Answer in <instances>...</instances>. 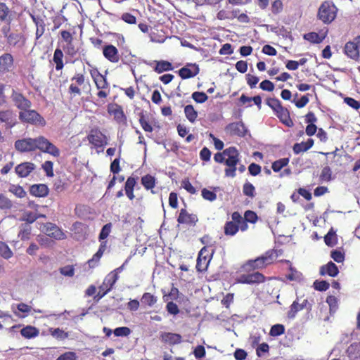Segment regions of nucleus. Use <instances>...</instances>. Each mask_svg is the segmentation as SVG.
I'll return each mask as SVG.
<instances>
[{
	"instance_id": "nucleus-16",
	"label": "nucleus",
	"mask_w": 360,
	"mask_h": 360,
	"mask_svg": "<svg viewBox=\"0 0 360 360\" xmlns=\"http://www.w3.org/2000/svg\"><path fill=\"white\" fill-rule=\"evenodd\" d=\"M226 130L231 135H237L239 136H244L247 131L245 125L241 122L229 124L226 127Z\"/></svg>"
},
{
	"instance_id": "nucleus-45",
	"label": "nucleus",
	"mask_w": 360,
	"mask_h": 360,
	"mask_svg": "<svg viewBox=\"0 0 360 360\" xmlns=\"http://www.w3.org/2000/svg\"><path fill=\"white\" fill-rule=\"evenodd\" d=\"M202 196L205 200L212 202L217 199V195L214 192L207 188H203L201 191Z\"/></svg>"
},
{
	"instance_id": "nucleus-59",
	"label": "nucleus",
	"mask_w": 360,
	"mask_h": 360,
	"mask_svg": "<svg viewBox=\"0 0 360 360\" xmlns=\"http://www.w3.org/2000/svg\"><path fill=\"white\" fill-rule=\"evenodd\" d=\"M330 256L338 263L342 262L345 259L344 254L338 250L332 251Z\"/></svg>"
},
{
	"instance_id": "nucleus-29",
	"label": "nucleus",
	"mask_w": 360,
	"mask_h": 360,
	"mask_svg": "<svg viewBox=\"0 0 360 360\" xmlns=\"http://www.w3.org/2000/svg\"><path fill=\"white\" fill-rule=\"evenodd\" d=\"M33 21L34 22L37 29H36V39H39L44 33L45 31V24L43 20L36 18L32 16Z\"/></svg>"
},
{
	"instance_id": "nucleus-42",
	"label": "nucleus",
	"mask_w": 360,
	"mask_h": 360,
	"mask_svg": "<svg viewBox=\"0 0 360 360\" xmlns=\"http://www.w3.org/2000/svg\"><path fill=\"white\" fill-rule=\"evenodd\" d=\"M288 158H283V159L276 160L272 164V169L276 172H279L283 167L286 166L288 165Z\"/></svg>"
},
{
	"instance_id": "nucleus-31",
	"label": "nucleus",
	"mask_w": 360,
	"mask_h": 360,
	"mask_svg": "<svg viewBox=\"0 0 360 360\" xmlns=\"http://www.w3.org/2000/svg\"><path fill=\"white\" fill-rule=\"evenodd\" d=\"M31 231L32 227L30 224H23L20 226L18 237L22 240H27L30 238Z\"/></svg>"
},
{
	"instance_id": "nucleus-34",
	"label": "nucleus",
	"mask_w": 360,
	"mask_h": 360,
	"mask_svg": "<svg viewBox=\"0 0 360 360\" xmlns=\"http://www.w3.org/2000/svg\"><path fill=\"white\" fill-rule=\"evenodd\" d=\"M143 186L147 189H152L155 184V179L151 175H146L141 178Z\"/></svg>"
},
{
	"instance_id": "nucleus-2",
	"label": "nucleus",
	"mask_w": 360,
	"mask_h": 360,
	"mask_svg": "<svg viewBox=\"0 0 360 360\" xmlns=\"http://www.w3.org/2000/svg\"><path fill=\"white\" fill-rule=\"evenodd\" d=\"M224 155H226L225 164L228 168L225 169V174L226 176L234 177L236 176V165L239 162V153L235 147H229L224 150Z\"/></svg>"
},
{
	"instance_id": "nucleus-26",
	"label": "nucleus",
	"mask_w": 360,
	"mask_h": 360,
	"mask_svg": "<svg viewBox=\"0 0 360 360\" xmlns=\"http://www.w3.org/2000/svg\"><path fill=\"white\" fill-rule=\"evenodd\" d=\"M156 63L154 70L158 73H161L165 71L172 70L173 69L172 65L166 60L154 61Z\"/></svg>"
},
{
	"instance_id": "nucleus-41",
	"label": "nucleus",
	"mask_w": 360,
	"mask_h": 360,
	"mask_svg": "<svg viewBox=\"0 0 360 360\" xmlns=\"http://www.w3.org/2000/svg\"><path fill=\"white\" fill-rule=\"evenodd\" d=\"M243 191L244 195L254 198L255 195V186L250 182H246L243 185Z\"/></svg>"
},
{
	"instance_id": "nucleus-5",
	"label": "nucleus",
	"mask_w": 360,
	"mask_h": 360,
	"mask_svg": "<svg viewBox=\"0 0 360 360\" xmlns=\"http://www.w3.org/2000/svg\"><path fill=\"white\" fill-rule=\"evenodd\" d=\"M337 8L328 1L323 2L319 8L318 16L324 23L331 22L336 17Z\"/></svg>"
},
{
	"instance_id": "nucleus-57",
	"label": "nucleus",
	"mask_w": 360,
	"mask_h": 360,
	"mask_svg": "<svg viewBox=\"0 0 360 360\" xmlns=\"http://www.w3.org/2000/svg\"><path fill=\"white\" fill-rule=\"evenodd\" d=\"M233 17L234 15L232 12L225 10H221L217 13V18L219 20L231 19Z\"/></svg>"
},
{
	"instance_id": "nucleus-11",
	"label": "nucleus",
	"mask_w": 360,
	"mask_h": 360,
	"mask_svg": "<svg viewBox=\"0 0 360 360\" xmlns=\"http://www.w3.org/2000/svg\"><path fill=\"white\" fill-rule=\"evenodd\" d=\"M106 139V136L98 130H91L90 134L88 136L89 143L97 148L102 147L107 144Z\"/></svg>"
},
{
	"instance_id": "nucleus-28",
	"label": "nucleus",
	"mask_w": 360,
	"mask_h": 360,
	"mask_svg": "<svg viewBox=\"0 0 360 360\" xmlns=\"http://www.w3.org/2000/svg\"><path fill=\"white\" fill-rule=\"evenodd\" d=\"M184 113L186 118L191 122L193 123L198 117V112L194 109L192 105H187L184 108Z\"/></svg>"
},
{
	"instance_id": "nucleus-49",
	"label": "nucleus",
	"mask_w": 360,
	"mask_h": 360,
	"mask_svg": "<svg viewBox=\"0 0 360 360\" xmlns=\"http://www.w3.org/2000/svg\"><path fill=\"white\" fill-rule=\"evenodd\" d=\"M332 172L329 167L326 166L322 169L320 179L324 181H329L331 179Z\"/></svg>"
},
{
	"instance_id": "nucleus-9",
	"label": "nucleus",
	"mask_w": 360,
	"mask_h": 360,
	"mask_svg": "<svg viewBox=\"0 0 360 360\" xmlns=\"http://www.w3.org/2000/svg\"><path fill=\"white\" fill-rule=\"evenodd\" d=\"M11 99L16 106L20 111L30 108L32 103L30 100L26 98L22 94L13 91L11 95Z\"/></svg>"
},
{
	"instance_id": "nucleus-24",
	"label": "nucleus",
	"mask_w": 360,
	"mask_h": 360,
	"mask_svg": "<svg viewBox=\"0 0 360 360\" xmlns=\"http://www.w3.org/2000/svg\"><path fill=\"white\" fill-rule=\"evenodd\" d=\"M314 145V140L312 139H308L306 142L295 143L293 146V152L295 154H299L302 152H305L311 148Z\"/></svg>"
},
{
	"instance_id": "nucleus-22",
	"label": "nucleus",
	"mask_w": 360,
	"mask_h": 360,
	"mask_svg": "<svg viewBox=\"0 0 360 360\" xmlns=\"http://www.w3.org/2000/svg\"><path fill=\"white\" fill-rule=\"evenodd\" d=\"M161 339L163 342L170 345L179 344L181 342V336L177 333H163L161 335Z\"/></svg>"
},
{
	"instance_id": "nucleus-63",
	"label": "nucleus",
	"mask_w": 360,
	"mask_h": 360,
	"mask_svg": "<svg viewBox=\"0 0 360 360\" xmlns=\"http://www.w3.org/2000/svg\"><path fill=\"white\" fill-rule=\"evenodd\" d=\"M345 102L354 109L357 110L360 108V103L352 98H345Z\"/></svg>"
},
{
	"instance_id": "nucleus-47",
	"label": "nucleus",
	"mask_w": 360,
	"mask_h": 360,
	"mask_svg": "<svg viewBox=\"0 0 360 360\" xmlns=\"http://www.w3.org/2000/svg\"><path fill=\"white\" fill-rule=\"evenodd\" d=\"M266 104L270 108H271L275 112L279 110V109L283 107L281 105L280 101L277 98H269L266 101Z\"/></svg>"
},
{
	"instance_id": "nucleus-27",
	"label": "nucleus",
	"mask_w": 360,
	"mask_h": 360,
	"mask_svg": "<svg viewBox=\"0 0 360 360\" xmlns=\"http://www.w3.org/2000/svg\"><path fill=\"white\" fill-rule=\"evenodd\" d=\"M22 336L25 338H32L38 335L39 330L31 326H26L20 330Z\"/></svg>"
},
{
	"instance_id": "nucleus-39",
	"label": "nucleus",
	"mask_w": 360,
	"mask_h": 360,
	"mask_svg": "<svg viewBox=\"0 0 360 360\" xmlns=\"http://www.w3.org/2000/svg\"><path fill=\"white\" fill-rule=\"evenodd\" d=\"M9 191L20 198H24L26 195V192L20 186L11 185L9 188Z\"/></svg>"
},
{
	"instance_id": "nucleus-3",
	"label": "nucleus",
	"mask_w": 360,
	"mask_h": 360,
	"mask_svg": "<svg viewBox=\"0 0 360 360\" xmlns=\"http://www.w3.org/2000/svg\"><path fill=\"white\" fill-rule=\"evenodd\" d=\"M90 74L97 89L99 90L97 93V96L101 98H106L110 93L109 84L106 78L101 75L96 68L91 70Z\"/></svg>"
},
{
	"instance_id": "nucleus-12",
	"label": "nucleus",
	"mask_w": 360,
	"mask_h": 360,
	"mask_svg": "<svg viewBox=\"0 0 360 360\" xmlns=\"http://www.w3.org/2000/svg\"><path fill=\"white\" fill-rule=\"evenodd\" d=\"M199 71L198 65L189 63L179 70V75L183 79H185L195 77L199 73Z\"/></svg>"
},
{
	"instance_id": "nucleus-60",
	"label": "nucleus",
	"mask_w": 360,
	"mask_h": 360,
	"mask_svg": "<svg viewBox=\"0 0 360 360\" xmlns=\"http://www.w3.org/2000/svg\"><path fill=\"white\" fill-rule=\"evenodd\" d=\"M51 335L54 338H56L57 339H60V340H64L68 337V333L64 332L63 330H60V328L55 329L52 332Z\"/></svg>"
},
{
	"instance_id": "nucleus-36",
	"label": "nucleus",
	"mask_w": 360,
	"mask_h": 360,
	"mask_svg": "<svg viewBox=\"0 0 360 360\" xmlns=\"http://www.w3.org/2000/svg\"><path fill=\"white\" fill-rule=\"evenodd\" d=\"M304 39H306L310 42L319 44L323 41L324 37L320 36L319 34H318L316 32H309V33L305 34L304 35Z\"/></svg>"
},
{
	"instance_id": "nucleus-61",
	"label": "nucleus",
	"mask_w": 360,
	"mask_h": 360,
	"mask_svg": "<svg viewBox=\"0 0 360 360\" xmlns=\"http://www.w3.org/2000/svg\"><path fill=\"white\" fill-rule=\"evenodd\" d=\"M60 272L63 276L71 277L74 275L75 270L72 266H65L63 268H60Z\"/></svg>"
},
{
	"instance_id": "nucleus-4",
	"label": "nucleus",
	"mask_w": 360,
	"mask_h": 360,
	"mask_svg": "<svg viewBox=\"0 0 360 360\" xmlns=\"http://www.w3.org/2000/svg\"><path fill=\"white\" fill-rule=\"evenodd\" d=\"M272 262L273 253L269 251L255 259L249 260L246 264H245L243 268L245 271L259 269L266 267L267 265L271 264Z\"/></svg>"
},
{
	"instance_id": "nucleus-37",
	"label": "nucleus",
	"mask_w": 360,
	"mask_h": 360,
	"mask_svg": "<svg viewBox=\"0 0 360 360\" xmlns=\"http://www.w3.org/2000/svg\"><path fill=\"white\" fill-rule=\"evenodd\" d=\"M324 241L328 246L333 247L337 243L336 234L333 229L330 230L324 237Z\"/></svg>"
},
{
	"instance_id": "nucleus-64",
	"label": "nucleus",
	"mask_w": 360,
	"mask_h": 360,
	"mask_svg": "<svg viewBox=\"0 0 360 360\" xmlns=\"http://www.w3.org/2000/svg\"><path fill=\"white\" fill-rule=\"evenodd\" d=\"M56 360H77V358L74 352H68L60 355Z\"/></svg>"
},
{
	"instance_id": "nucleus-18",
	"label": "nucleus",
	"mask_w": 360,
	"mask_h": 360,
	"mask_svg": "<svg viewBox=\"0 0 360 360\" xmlns=\"http://www.w3.org/2000/svg\"><path fill=\"white\" fill-rule=\"evenodd\" d=\"M177 221L180 224L194 225L198 221V218L194 214H188L186 210L181 209Z\"/></svg>"
},
{
	"instance_id": "nucleus-40",
	"label": "nucleus",
	"mask_w": 360,
	"mask_h": 360,
	"mask_svg": "<svg viewBox=\"0 0 360 360\" xmlns=\"http://www.w3.org/2000/svg\"><path fill=\"white\" fill-rule=\"evenodd\" d=\"M37 219V213L30 211H25L22 216V220L30 224Z\"/></svg>"
},
{
	"instance_id": "nucleus-52",
	"label": "nucleus",
	"mask_w": 360,
	"mask_h": 360,
	"mask_svg": "<svg viewBox=\"0 0 360 360\" xmlns=\"http://www.w3.org/2000/svg\"><path fill=\"white\" fill-rule=\"evenodd\" d=\"M247 222L255 223L257 220V216L255 212L251 210H248L245 212L244 218Z\"/></svg>"
},
{
	"instance_id": "nucleus-32",
	"label": "nucleus",
	"mask_w": 360,
	"mask_h": 360,
	"mask_svg": "<svg viewBox=\"0 0 360 360\" xmlns=\"http://www.w3.org/2000/svg\"><path fill=\"white\" fill-rule=\"evenodd\" d=\"M304 308V304H300L297 301H294L288 312V316L290 319H294L299 311Z\"/></svg>"
},
{
	"instance_id": "nucleus-62",
	"label": "nucleus",
	"mask_w": 360,
	"mask_h": 360,
	"mask_svg": "<svg viewBox=\"0 0 360 360\" xmlns=\"http://www.w3.org/2000/svg\"><path fill=\"white\" fill-rule=\"evenodd\" d=\"M166 307L167 311L171 314L176 315L179 312L177 305L173 302H168Z\"/></svg>"
},
{
	"instance_id": "nucleus-13",
	"label": "nucleus",
	"mask_w": 360,
	"mask_h": 360,
	"mask_svg": "<svg viewBox=\"0 0 360 360\" xmlns=\"http://www.w3.org/2000/svg\"><path fill=\"white\" fill-rule=\"evenodd\" d=\"M13 67V58L10 53H4L0 56V73L11 71Z\"/></svg>"
},
{
	"instance_id": "nucleus-55",
	"label": "nucleus",
	"mask_w": 360,
	"mask_h": 360,
	"mask_svg": "<svg viewBox=\"0 0 360 360\" xmlns=\"http://www.w3.org/2000/svg\"><path fill=\"white\" fill-rule=\"evenodd\" d=\"M259 87L264 91H273L274 84L271 81L266 79L260 83Z\"/></svg>"
},
{
	"instance_id": "nucleus-35",
	"label": "nucleus",
	"mask_w": 360,
	"mask_h": 360,
	"mask_svg": "<svg viewBox=\"0 0 360 360\" xmlns=\"http://www.w3.org/2000/svg\"><path fill=\"white\" fill-rule=\"evenodd\" d=\"M238 231V226L233 221H228L224 226L226 235L234 236Z\"/></svg>"
},
{
	"instance_id": "nucleus-51",
	"label": "nucleus",
	"mask_w": 360,
	"mask_h": 360,
	"mask_svg": "<svg viewBox=\"0 0 360 360\" xmlns=\"http://www.w3.org/2000/svg\"><path fill=\"white\" fill-rule=\"evenodd\" d=\"M314 287L317 290L326 291L329 288V283L325 281H316Z\"/></svg>"
},
{
	"instance_id": "nucleus-30",
	"label": "nucleus",
	"mask_w": 360,
	"mask_h": 360,
	"mask_svg": "<svg viewBox=\"0 0 360 360\" xmlns=\"http://www.w3.org/2000/svg\"><path fill=\"white\" fill-rule=\"evenodd\" d=\"M63 53L60 49H56L53 54V61L56 63V69L60 70L63 68Z\"/></svg>"
},
{
	"instance_id": "nucleus-58",
	"label": "nucleus",
	"mask_w": 360,
	"mask_h": 360,
	"mask_svg": "<svg viewBox=\"0 0 360 360\" xmlns=\"http://www.w3.org/2000/svg\"><path fill=\"white\" fill-rule=\"evenodd\" d=\"M110 230H111V224H106L105 225H104L101 229L100 234H99V239L103 240V239L106 238L108 236V235L110 232Z\"/></svg>"
},
{
	"instance_id": "nucleus-50",
	"label": "nucleus",
	"mask_w": 360,
	"mask_h": 360,
	"mask_svg": "<svg viewBox=\"0 0 360 360\" xmlns=\"http://www.w3.org/2000/svg\"><path fill=\"white\" fill-rule=\"evenodd\" d=\"M113 333L117 337H124L129 335L131 333V330L127 327H119L115 328Z\"/></svg>"
},
{
	"instance_id": "nucleus-38",
	"label": "nucleus",
	"mask_w": 360,
	"mask_h": 360,
	"mask_svg": "<svg viewBox=\"0 0 360 360\" xmlns=\"http://www.w3.org/2000/svg\"><path fill=\"white\" fill-rule=\"evenodd\" d=\"M0 256L4 259H9L13 256V252L10 248L3 242H0Z\"/></svg>"
},
{
	"instance_id": "nucleus-7",
	"label": "nucleus",
	"mask_w": 360,
	"mask_h": 360,
	"mask_svg": "<svg viewBox=\"0 0 360 360\" xmlns=\"http://www.w3.org/2000/svg\"><path fill=\"white\" fill-rule=\"evenodd\" d=\"M118 278L119 276H116L114 274H108L103 283L99 286V291L94 298L99 300L103 297L112 288Z\"/></svg>"
},
{
	"instance_id": "nucleus-21",
	"label": "nucleus",
	"mask_w": 360,
	"mask_h": 360,
	"mask_svg": "<svg viewBox=\"0 0 360 360\" xmlns=\"http://www.w3.org/2000/svg\"><path fill=\"white\" fill-rule=\"evenodd\" d=\"M30 193L37 197H44L49 193V188L45 184H34L30 187Z\"/></svg>"
},
{
	"instance_id": "nucleus-10",
	"label": "nucleus",
	"mask_w": 360,
	"mask_h": 360,
	"mask_svg": "<svg viewBox=\"0 0 360 360\" xmlns=\"http://www.w3.org/2000/svg\"><path fill=\"white\" fill-rule=\"evenodd\" d=\"M265 277L259 272H254L252 274H243L238 278V282L246 284H257L263 283Z\"/></svg>"
},
{
	"instance_id": "nucleus-43",
	"label": "nucleus",
	"mask_w": 360,
	"mask_h": 360,
	"mask_svg": "<svg viewBox=\"0 0 360 360\" xmlns=\"http://www.w3.org/2000/svg\"><path fill=\"white\" fill-rule=\"evenodd\" d=\"M192 98L197 103H202L207 100L208 96L204 92L195 91L193 93Z\"/></svg>"
},
{
	"instance_id": "nucleus-19",
	"label": "nucleus",
	"mask_w": 360,
	"mask_h": 360,
	"mask_svg": "<svg viewBox=\"0 0 360 360\" xmlns=\"http://www.w3.org/2000/svg\"><path fill=\"white\" fill-rule=\"evenodd\" d=\"M12 20V13L9 8L4 3H0V22H5L8 25Z\"/></svg>"
},
{
	"instance_id": "nucleus-17",
	"label": "nucleus",
	"mask_w": 360,
	"mask_h": 360,
	"mask_svg": "<svg viewBox=\"0 0 360 360\" xmlns=\"http://www.w3.org/2000/svg\"><path fill=\"white\" fill-rule=\"evenodd\" d=\"M359 45L354 41H349L345 46V53L352 59L356 60L359 57Z\"/></svg>"
},
{
	"instance_id": "nucleus-46",
	"label": "nucleus",
	"mask_w": 360,
	"mask_h": 360,
	"mask_svg": "<svg viewBox=\"0 0 360 360\" xmlns=\"http://www.w3.org/2000/svg\"><path fill=\"white\" fill-rule=\"evenodd\" d=\"M285 328L283 325L276 324L273 326L270 330V335L271 336H278L284 333Z\"/></svg>"
},
{
	"instance_id": "nucleus-15",
	"label": "nucleus",
	"mask_w": 360,
	"mask_h": 360,
	"mask_svg": "<svg viewBox=\"0 0 360 360\" xmlns=\"http://www.w3.org/2000/svg\"><path fill=\"white\" fill-rule=\"evenodd\" d=\"M35 169L34 164L29 162L21 163L15 167V172L20 177H27Z\"/></svg>"
},
{
	"instance_id": "nucleus-25",
	"label": "nucleus",
	"mask_w": 360,
	"mask_h": 360,
	"mask_svg": "<svg viewBox=\"0 0 360 360\" xmlns=\"http://www.w3.org/2000/svg\"><path fill=\"white\" fill-rule=\"evenodd\" d=\"M204 251H205V248L201 249L197 259L196 269L198 271H205L208 266L209 260L205 256L202 257Z\"/></svg>"
},
{
	"instance_id": "nucleus-6",
	"label": "nucleus",
	"mask_w": 360,
	"mask_h": 360,
	"mask_svg": "<svg viewBox=\"0 0 360 360\" xmlns=\"http://www.w3.org/2000/svg\"><path fill=\"white\" fill-rule=\"evenodd\" d=\"M19 119L22 122H26L32 124L45 125L46 122L44 119L34 110L27 108L23 111L19 112Z\"/></svg>"
},
{
	"instance_id": "nucleus-53",
	"label": "nucleus",
	"mask_w": 360,
	"mask_h": 360,
	"mask_svg": "<svg viewBox=\"0 0 360 360\" xmlns=\"http://www.w3.org/2000/svg\"><path fill=\"white\" fill-rule=\"evenodd\" d=\"M63 48L64 51L71 56H75L77 53V49L73 44V41L70 42V44L66 43V44L63 46Z\"/></svg>"
},
{
	"instance_id": "nucleus-20",
	"label": "nucleus",
	"mask_w": 360,
	"mask_h": 360,
	"mask_svg": "<svg viewBox=\"0 0 360 360\" xmlns=\"http://www.w3.org/2000/svg\"><path fill=\"white\" fill-rule=\"evenodd\" d=\"M339 273L338 266L332 262H329L326 265H323L320 269L321 275L328 274L330 276L335 277Z\"/></svg>"
},
{
	"instance_id": "nucleus-23",
	"label": "nucleus",
	"mask_w": 360,
	"mask_h": 360,
	"mask_svg": "<svg viewBox=\"0 0 360 360\" xmlns=\"http://www.w3.org/2000/svg\"><path fill=\"white\" fill-rule=\"evenodd\" d=\"M276 112L277 116L284 124L288 127H292L293 125V122L289 115V112L286 108L282 107Z\"/></svg>"
},
{
	"instance_id": "nucleus-14",
	"label": "nucleus",
	"mask_w": 360,
	"mask_h": 360,
	"mask_svg": "<svg viewBox=\"0 0 360 360\" xmlns=\"http://www.w3.org/2000/svg\"><path fill=\"white\" fill-rule=\"evenodd\" d=\"M103 56L112 63H117L120 60L117 49L113 45H106L103 47Z\"/></svg>"
},
{
	"instance_id": "nucleus-48",
	"label": "nucleus",
	"mask_w": 360,
	"mask_h": 360,
	"mask_svg": "<svg viewBox=\"0 0 360 360\" xmlns=\"http://www.w3.org/2000/svg\"><path fill=\"white\" fill-rule=\"evenodd\" d=\"M13 206L11 200L2 194H0V208L11 209Z\"/></svg>"
},
{
	"instance_id": "nucleus-44",
	"label": "nucleus",
	"mask_w": 360,
	"mask_h": 360,
	"mask_svg": "<svg viewBox=\"0 0 360 360\" xmlns=\"http://www.w3.org/2000/svg\"><path fill=\"white\" fill-rule=\"evenodd\" d=\"M22 36L18 33L9 34L8 36L7 37L8 43L12 46L17 45L20 42Z\"/></svg>"
},
{
	"instance_id": "nucleus-56",
	"label": "nucleus",
	"mask_w": 360,
	"mask_h": 360,
	"mask_svg": "<svg viewBox=\"0 0 360 360\" xmlns=\"http://www.w3.org/2000/svg\"><path fill=\"white\" fill-rule=\"evenodd\" d=\"M42 168L45 171V172L48 176H53V162L51 161H46L42 165Z\"/></svg>"
},
{
	"instance_id": "nucleus-8",
	"label": "nucleus",
	"mask_w": 360,
	"mask_h": 360,
	"mask_svg": "<svg viewBox=\"0 0 360 360\" xmlns=\"http://www.w3.org/2000/svg\"><path fill=\"white\" fill-rule=\"evenodd\" d=\"M42 231L48 236L56 240H63L65 238V234L56 224L46 223L43 225Z\"/></svg>"
},
{
	"instance_id": "nucleus-33",
	"label": "nucleus",
	"mask_w": 360,
	"mask_h": 360,
	"mask_svg": "<svg viewBox=\"0 0 360 360\" xmlns=\"http://www.w3.org/2000/svg\"><path fill=\"white\" fill-rule=\"evenodd\" d=\"M157 301V297L149 292H145L141 297V302L149 307H153Z\"/></svg>"
},
{
	"instance_id": "nucleus-54",
	"label": "nucleus",
	"mask_w": 360,
	"mask_h": 360,
	"mask_svg": "<svg viewBox=\"0 0 360 360\" xmlns=\"http://www.w3.org/2000/svg\"><path fill=\"white\" fill-rule=\"evenodd\" d=\"M139 122H140V124L142 127L143 129L145 131H147V132L153 131L152 126L148 122V121L146 120L143 115H141L140 119H139Z\"/></svg>"
},
{
	"instance_id": "nucleus-1",
	"label": "nucleus",
	"mask_w": 360,
	"mask_h": 360,
	"mask_svg": "<svg viewBox=\"0 0 360 360\" xmlns=\"http://www.w3.org/2000/svg\"><path fill=\"white\" fill-rule=\"evenodd\" d=\"M14 146L15 150L20 153L31 152L39 149L54 157L60 155L59 149L42 136L35 139L25 138L18 139L15 141Z\"/></svg>"
}]
</instances>
